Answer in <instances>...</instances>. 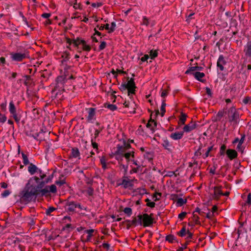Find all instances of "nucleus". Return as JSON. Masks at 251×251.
Segmentation results:
<instances>
[{"mask_svg":"<svg viewBox=\"0 0 251 251\" xmlns=\"http://www.w3.org/2000/svg\"><path fill=\"white\" fill-rule=\"evenodd\" d=\"M40 177L33 176L29 178L24 189L21 193V199L22 201L28 203L35 200L38 196L46 195L49 193H55L57 191L56 186L54 184L47 186L44 188L45 184L49 180H44L46 175L42 174L39 170Z\"/></svg>","mask_w":251,"mask_h":251,"instance_id":"f257e3e1","label":"nucleus"},{"mask_svg":"<svg viewBox=\"0 0 251 251\" xmlns=\"http://www.w3.org/2000/svg\"><path fill=\"white\" fill-rule=\"evenodd\" d=\"M133 140H129L126 142L124 140L122 145L118 144L115 148L114 154L121 157H134V151L131 148L129 143H133Z\"/></svg>","mask_w":251,"mask_h":251,"instance_id":"f03ea898","label":"nucleus"},{"mask_svg":"<svg viewBox=\"0 0 251 251\" xmlns=\"http://www.w3.org/2000/svg\"><path fill=\"white\" fill-rule=\"evenodd\" d=\"M18 50L10 52V58L12 62H21L30 58L29 51L27 49L24 48L21 51Z\"/></svg>","mask_w":251,"mask_h":251,"instance_id":"7ed1b4c3","label":"nucleus"},{"mask_svg":"<svg viewBox=\"0 0 251 251\" xmlns=\"http://www.w3.org/2000/svg\"><path fill=\"white\" fill-rule=\"evenodd\" d=\"M73 45L75 47L80 50L78 52H81L82 51L89 52L91 50V47L87 44V42L81 37H77L75 39H74L73 41Z\"/></svg>","mask_w":251,"mask_h":251,"instance_id":"20e7f679","label":"nucleus"},{"mask_svg":"<svg viewBox=\"0 0 251 251\" xmlns=\"http://www.w3.org/2000/svg\"><path fill=\"white\" fill-rule=\"evenodd\" d=\"M136 86L134 82V79L131 78L127 81V83H122L119 89L121 91H123L127 89L128 96L131 98V97L135 94Z\"/></svg>","mask_w":251,"mask_h":251,"instance_id":"39448f33","label":"nucleus"},{"mask_svg":"<svg viewBox=\"0 0 251 251\" xmlns=\"http://www.w3.org/2000/svg\"><path fill=\"white\" fill-rule=\"evenodd\" d=\"M152 214L149 215L145 213L143 215H138L137 218L139 219V225H143L144 227H147L151 226L153 223V218Z\"/></svg>","mask_w":251,"mask_h":251,"instance_id":"423d86ee","label":"nucleus"},{"mask_svg":"<svg viewBox=\"0 0 251 251\" xmlns=\"http://www.w3.org/2000/svg\"><path fill=\"white\" fill-rule=\"evenodd\" d=\"M227 115L228 121L231 123L237 124L240 118L239 113L234 106H232L228 109Z\"/></svg>","mask_w":251,"mask_h":251,"instance_id":"0eeeda50","label":"nucleus"},{"mask_svg":"<svg viewBox=\"0 0 251 251\" xmlns=\"http://www.w3.org/2000/svg\"><path fill=\"white\" fill-rule=\"evenodd\" d=\"M9 111L11 115V117H13L17 123H19L21 120L22 116L20 113V111L16 109L13 100H11L9 102Z\"/></svg>","mask_w":251,"mask_h":251,"instance_id":"6e6552de","label":"nucleus"},{"mask_svg":"<svg viewBox=\"0 0 251 251\" xmlns=\"http://www.w3.org/2000/svg\"><path fill=\"white\" fill-rule=\"evenodd\" d=\"M214 150L213 146H210L208 147L206 149L204 150L201 148H200L198 151H197L195 152V156H200L201 155L202 153L204 154L205 157H208L209 155L210 156L212 155L211 154H210V152Z\"/></svg>","mask_w":251,"mask_h":251,"instance_id":"1a4fd4ad","label":"nucleus"},{"mask_svg":"<svg viewBox=\"0 0 251 251\" xmlns=\"http://www.w3.org/2000/svg\"><path fill=\"white\" fill-rule=\"evenodd\" d=\"M189 165H188V168L193 170V173L191 174L190 177H193L197 173L198 171L199 170L200 168V164H199L198 162L197 161H196L195 160H192L191 162H189Z\"/></svg>","mask_w":251,"mask_h":251,"instance_id":"9d476101","label":"nucleus"},{"mask_svg":"<svg viewBox=\"0 0 251 251\" xmlns=\"http://www.w3.org/2000/svg\"><path fill=\"white\" fill-rule=\"evenodd\" d=\"M86 110L87 111L88 116L86 118L87 121L89 123H93L94 120H96V110L95 108L90 107L86 108Z\"/></svg>","mask_w":251,"mask_h":251,"instance_id":"9b49d317","label":"nucleus"},{"mask_svg":"<svg viewBox=\"0 0 251 251\" xmlns=\"http://www.w3.org/2000/svg\"><path fill=\"white\" fill-rule=\"evenodd\" d=\"M77 202L74 201H68L65 205V209L68 212H76Z\"/></svg>","mask_w":251,"mask_h":251,"instance_id":"f8f14e48","label":"nucleus"},{"mask_svg":"<svg viewBox=\"0 0 251 251\" xmlns=\"http://www.w3.org/2000/svg\"><path fill=\"white\" fill-rule=\"evenodd\" d=\"M226 61L223 54H220L217 60V67L221 71L224 70V66L226 65Z\"/></svg>","mask_w":251,"mask_h":251,"instance_id":"ddd939ff","label":"nucleus"},{"mask_svg":"<svg viewBox=\"0 0 251 251\" xmlns=\"http://www.w3.org/2000/svg\"><path fill=\"white\" fill-rule=\"evenodd\" d=\"M64 91L63 84L62 83H56L53 89L52 90V93L57 96L58 95H61Z\"/></svg>","mask_w":251,"mask_h":251,"instance_id":"4468645a","label":"nucleus"},{"mask_svg":"<svg viewBox=\"0 0 251 251\" xmlns=\"http://www.w3.org/2000/svg\"><path fill=\"white\" fill-rule=\"evenodd\" d=\"M133 180L129 179L127 177H125L123 180L122 183H119V185H122L125 188H131L133 186Z\"/></svg>","mask_w":251,"mask_h":251,"instance_id":"2eb2a0df","label":"nucleus"},{"mask_svg":"<svg viewBox=\"0 0 251 251\" xmlns=\"http://www.w3.org/2000/svg\"><path fill=\"white\" fill-rule=\"evenodd\" d=\"M223 192L222 191V186H215L214 187V194L213 198L214 200H218L222 196Z\"/></svg>","mask_w":251,"mask_h":251,"instance_id":"dca6fc26","label":"nucleus"},{"mask_svg":"<svg viewBox=\"0 0 251 251\" xmlns=\"http://www.w3.org/2000/svg\"><path fill=\"white\" fill-rule=\"evenodd\" d=\"M244 52L246 57L251 59V40H249L244 46Z\"/></svg>","mask_w":251,"mask_h":251,"instance_id":"f3484780","label":"nucleus"},{"mask_svg":"<svg viewBox=\"0 0 251 251\" xmlns=\"http://www.w3.org/2000/svg\"><path fill=\"white\" fill-rule=\"evenodd\" d=\"M146 126L150 129L152 133L154 132L157 126L156 121L151 118L146 125Z\"/></svg>","mask_w":251,"mask_h":251,"instance_id":"a211bd4d","label":"nucleus"},{"mask_svg":"<svg viewBox=\"0 0 251 251\" xmlns=\"http://www.w3.org/2000/svg\"><path fill=\"white\" fill-rule=\"evenodd\" d=\"M240 66L241 68L239 69L238 73L239 74L242 73V79L244 80V82L245 83L249 75V73L246 71H243L244 68L246 67V64L245 63L241 64Z\"/></svg>","mask_w":251,"mask_h":251,"instance_id":"6ab92c4d","label":"nucleus"},{"mask_svg":"<svg viewBox=\"0 0 251 251\" xmlns=\"http://www.w3.org/2000/svg\"><path fill=\"white\" fill-rule=\"evenodd\" d=\"M71 57L70 53L67 51H65L62 52L61 54V63L62 65H67L68 61L70 60Z\"/></svg>","mask_w":251,"mask_h":251,"instance_id":"aec40b11","label":"nucleus"},{"mask_svg":"<svg viewBox=\"0 0 251 251\" xmlns=\"http://www.w3.org/2000/svg\"><path fill=\"white\" fill-rule=\"evenodd\" d=\"M197 124L196 123H193L191 122L190 124L185 125L183 128V133L185 132H190L193 130L195 129L196 128Z\"/></svg>","mask_w":251,"mask_h":251,"instance_id":"412c9836","label":"nucleus"},{"mask_svg":"<svg viewBox=\"0 0 251 251\" xmlns=\"http://www.w3.org/2000/svg\"><path fill=\"white\" fill-rule=\"evenodd\" d=\"M142 25L148 26L150 25L151 26H153L155 25V22L154 20H150L146 16H143L142 18Z\"/></svg>","mask_w":251,"mask_h":251,"instance_id":"4be33fe9","label":"nucleus"},{"mask_svg":"<svg viewBox=\"0 0 251 251\" xmlns=\"http://www.w3.org/2000/svg\"><path fill=\"white\" fill-rule=\"evenodd\" d=\"M183 132H176L171 134L170 137L174 140H178L181 139L183 136Z\"/></svg>","mask_w":251,"mask_h":251,"instance_id":"5701e85b","label":"nucleus"},{"mask_svg":"<svg viewBox=\"0 0 251 251\" xmlns=\"http://www.w3.org/2000/svg\"><path fill=\"white\" fill-rule=\"evenodd\" d=\"M192 75L195 77V78L199 80V81L203 82L204 81V80L202 79V78L205 76V74L203 73L200 72H196L194 73H192Z\"/></svg>","mask_w":251,"mask_h":251,"instance_id":"b1692460","label":"nucleus"},{"mask_svg":"<svg viewBox=\"0 0 251 251\" xmlns=\"http://www.w3.org/2000/svg\"><path fill=\"white\" fill-rule=\"evenodd\" d=\"M245 135L244 134L241 136V140L240 142V143L237 144L236 149L238 151L241 152L242 153H243L244 150L245 149V147L242 145L244 141L245 140Z\"/></svg>","mask_w":251,"mask_h":251,"instance_id":"393cba45","label":"nucleus"},{"mask_svg":"<svg viewBox=\"0 0 251 251\" xmlns=\"http://www.w3.org/2000/svg\"><path fill=\"white\" fill-rule=\"evenodd\" d=\"M245 135L244 134L241 136V140L240 142V143L237 144L236 149L238 151L241 152L242 153H243L244 150L245 149V147L242 145L244 141L245 140Z\"/></svg>","mask_w":251,"mask_h":251,"instance_id":"a878e982","label":"nucleus"},{"mask_svg":"<svg viewBox=\"0 0 251 251\" xmlns=\"http://www.w3.org/2000/svg\"><path fill=\"white\" fill-rule=\"evenodd\" d=\"M83 193L85 194V195L87 197L88 196H93L94 193V189L91 187L88 186L86 187L83 191Z\"/></svg>","mask_w":251,"mask_h":251,"instance_id":"bb28decb","label":"nucleus"},{"mask_svg":"<svg viewBox=\"0 0 251 251\" xmlns=\"http://www.w3.org/2000/svg\"><path fill=\"white\" fill-rule=\"evenodd\" d=\"M44 133V132L42 130L39 132H37V133H35L33 134L32 135V137L35 139H36V140L41 142V141H43L44 140V138L43 137Z\"/></svg>","mask_w":251,"mask_h":251,"instance_id":"cd10ccee","label":"nucleus"},{"mask_svg":"<svg viewBox=\"0 0 251 251\" xmlns=\"http://www.w3.org/2000/svg\"><path fill=\"white\" fill-rule=\"evenodd\" d=\"M71 5H73L75 10H81L83 8L82 5L80 3H77V0H74L73 1L69 2Z\"/></svg>","mask_w":251,"mask_h":251,"instance_id":"c85d7f7f","label":"nucleus"},{"mask_svg":"<svg viewBox=\"0 0 251 251\" xmlns=\"http://www.w3.org/2000/svg\"><path fill=\"white\" fill-rule=\"evenodd\" d=\"M124 106L126 108L131 107L133 108L132 110H130L129 112L130 113H135V106H136L135 103L134 102H129V101H125L124 103Z\"/></svg>","mask_w":251,"mask_h":251,"instance_id":"c756f323","label":"nucleus"},{"mask_svg":"<svg viewBox=\"0 0 251 251\" xmlns=\"http://www.w3.org/2000/svg\"><path fill=\"white\" fill-rule=\"evenodd\" d=\"M187 116L186 114L183 112H181L180 114V116L179 118L178 124L180 125H183L185 124V122L186 121Z\"/></svg>","mask_w":251,"mask_h":251,"instance_id":"7c9ffc66","label":"nucleus"},{"mask_svg":"<svg viewBox=\"0 0 251 251\" xmlns=\"http://www.w3.org/2000/svg\"><path fill=\"white\" fill-rule=\"evenodd\" d=\"M108 158H100V163L103 169H107L109 167V162L108 161Z\"/></svg>","mask_w":251,"mask_h":251,"instance_id":"2f4dec72","label":"nucleus"},{"mask_svg":"<svg viewBox=\"0 0 251 251\" xmlns=\"http://www.w3.org/2000/svg\"><path fill=\"white\" fill-rule=\"evenodd\" d=\"M227 157H237V152L235 150L228 149L226 151Z\"/></svg>","mask_w":251,"mask_h":251,"instance_id":"473e14b6","label":"nucleus"},{"mask_svg":"<svg viewBox=\"0 0 251 251\" xmlns=\"http://www.w3.org/2000/svg\"><path fill=\"white\" fill-rule=\"evenodd\" d=\"M26 221L30 227H33L35 225V219L33 217H28L26 219Z\"/></svg>","mask_w":251,"mask_h":251,"instance_id":"72a5a7b5","label":"nucleus"},{"mask_svg":"<svg viewBox=\"0 0 251 251\" xmlns=\"http://www.w3.org/2000/svg\"><path fill=\"white\" fill-rule=\"evenodd\" d=\"M127 226H136L139 225V219L137 217L134 218L132 220H128L127 221Z\"/></svg>","mask_w":251,"mask_h":251,"instance_id":"f704fd0d","label":"nucleus"},{"mask_svg":"<svg viewBox=\"0 0 251 251\" xmlns=\"http://www.w3.org/2000/svg\"><path fill=\"white\" fill-rule=\"evenodd\" d=\"M37 167L32 163L28 167V171L31 175L34 174L37 172Z\"/></svg>","mask_w":251,"mask_h":251,"instance_id":"c9c22d12","label":"nucleus"},{"mask_svg":"<svg viewBox=\"0 0 251 251\" xmlns=\"http://www.w3.org/2000/svg\"><path fill=\"white\" fill-rule=\"evenodd\" d=\"M230 26L229 28L231 29L232 28L237 29L238 22L237 20L233 18H231L230 21Z\"/></svg>","mask_w":251,"mask_h":251,"instance_id":"e433bc0d","label":"nucleus"},{"mask_svg":"<svg viewBox=\"0 0 251 251\" xmlns=\"http://www.w3.org/2000/svg\"><path fill=\"white\" fill-rule=\"evenodd\" d=\"M105 108H107L112 111H114L117 109V106L115 104L105 103L104 104Z\"/></svg>","mask_w":251,"mask_h":251,"instance_id":"4c0bfd02","label":"nucleus"},{"mask_svg":"<svg viewBox=\"0 0 251 251\" xmlns=\"http://www.w3.org/2000/svg\"><path fill=\"white\" fill-rule=\"evenodd\" d=\"M187 202L186 199H183L182 198H178L176 201V206L177 207H180L184 205Z\"/></svg>","mask_w":251,"mask_h":251,"instance_id":"58836bf2","label":"nucleus"},{"mask_svg":"<svg viewBox=\"0 0 251 251\" xmlns=\"http://www.w3.org/2000/svg\"><path fill=\"white\" fill-rule=\"evenodd\" d=\"M71 153L73 157H78L80 155L78 149L77 148H73L71 150Z\"/></svg>","mask_w":251,"mask_h":251,"instance_id":"ea45409f","label":"nucleus"},{"mask_svg":"<svg viewBox=\"0 0 251 251\" xmlns=\"http://www.w3.org/2000/svg\"><path fill=\"white\" fill-rule=\"evenodd\" d=\"M226 146L223 144L222 145L220 149L219 153L221 156H224L225 155V153H226Z\"/></svg>","mask_w":251,"mask_h":251,"instance_id":"a19ab883","label":"nucleus"},{"mask_svg":"<svg viewBox=\"0 0 251 251\" xmlns=\"http://www.w3.org/2000/svg\"><path fill=\"white\" fill-rule=\"evenodd\" d=\"M150 56L151 57V59H154L155 58H156L158 55V52L156 50H151L149 52Z\"/></svg>","mask_w":251,"mask_h":251,"instance_id":"79ce46f5","label":"nucleus"},{"mask_svg":"<svg viewBox=\"0 0 251 251\" xmlns=\"http://www.w3.org/2000/svg\"><path fill=\"white\" fill-rule=\"evenodd\" d=\"M96 140H93V139L91 140V142L92 147L93 148V150H94L95 151L98 152V150H99L98 144L96 143Z\"/></svg>","mask_w":251,"mask_h":251,"instance_id":"37998d69","label":"nucleus"},{"mask_svg":"<svg viewBox=\"0 0 251 251\" xmlns=\"http://www.w3.org/2000/svg\"><path fill=\"white\" fill-rule=\"evenodd\" d=\"M166 103L165 100H163L160 108L161 113L160 115L162 117L164 116L166 112L165 110Z\"/></svg>","mask_w":251,"mask_h":251,"instance_id":"c03bdc74","label":"nucleus"},{"mask_svg":"<svg viewBox=\"0 0 251 251\" xmlns=\"http://www.w3.org/2000/svg\"><path fill=\"white\" fill-rule=\"evenodd\" d=\"M186 234L187 231L185 226H183L177 233V234L180 237H184L186 235Z\"/></svg>","mask_w":251,"mask_h":251,"instance_id":"a18cd8bd","label":"nucleus"},{"mask_svg":"<svg viewBox=\"0 0 251 251\" xmlns=\"http://www.w3.org/2000/svg\"><path fill=\"white\" fill-rule=\"evenodd\" d=\"M62 83L64 84L65 83V78L63 76H59L56 79V83Z\"/></svg>","mask_w":251,"mask_h":251,"instance_id":"49530a36","label":"nucleus"},{"mask_svg":"<svg viewBox=\"0 0 251 251\" xmlns=\"http://www.w3.org/2000/svg\"><path fill=\"white\" fill-rule=\"evenodd\" d=\"M243 103L244 104H251V97H249V96H247V97H245L243 99Z\"/></svg>","mask_w":251,"mask_h":251,"instance_id":"de8ad7c7","label":"nucleus"},{"mask_svg":"<svg viewBox=\"0 0 251 251\" xmlns=\"http://www.w3.org/2000/svg\"><path fill=\"white\" fill-rule=\"evenodd\" d=\"M145 201L147 202V205L150 207L153 208L155 207V203L154 202L151 201L149 199H146Z\"/></svg>","mask_w":251,"mask_h":251,"instance_id":"09e8293b","label":"nucleus"},{"mask_svg":"<svg viewBox=\"0 0 251 251\" xmlns=\"http://www.w3.org/2000/svg\"><path fill=\"white\" fill-rule=\"evenodd\" d=\"M196 71L195 66L189 67L185 72V74H191L194 73V71Z\"/></svg>","mask_w":251,"mask_h":251,"instance_id":"8fccbe9b","label":"nucleus"},{"mask_svg":"<svg viewBox=\"0 0 251 251\" xmlns=\"http://www.w3.org/2000/svg\"><path fill=\"white\" fill-rule=\"evenodd\" d=\"M109 28L110 30L109 31V33H111L115 30L116 27V23L114 22H112L111 24V26Z\"/></svg>","mask_w":251,"mask_h":251,"instance_id":"3c124183","label":"nucleus"},{"mask_svg":"<svg viewBox=\"0 0 251 251\" xmlns=\"http://www.w3.org/2000/svg\"><path fill=\"white\" fill-rule=\"evenodd\" d=\"M106 43L105 41H102L100 42V45L99 47V51L102 50H104L106 47Z\"/></svg>","mask_w":251,"mask_h":251,"instance_id":"603ef678","label":"nucleus"},{"mask_svg":"<svg viewBox=\"0 0 251 251\" xmlns=\"http://www.w3.org/2000/svg\"><path fill=\"white\" fill-rule=\"evenodd\" d=\"M124 212L128 216H130L132 214V209L130 207H126L124 210Z\"/></svg>","mask_w":251,"mask_h":251,"instance_id":"864d4df0","label":"nucleus"},{"mask_svg":"<svg viewBox=\"0 0 251 251\" xmlns=\"http://www.w3.org/2000/svg\"><path fill=\"white\" fill-rule=\"evenodd\" d=\"M55 210V208L53 207H50L46 211V214L47 215H50L51 213L53 212Z\"/></svg>","mask_w":251,"mask_h":251,"instance_id":"5fc2aeb1","label":"nucleus"},{"mask_svg":"<svg viewBox=\"0 0 251 251\" xmlns=\"http://www.w3.org/2000/svg\"><path fill=\"white\" fill-rule=\"evenodd\" d=\"M161 197V193H155L153 195V199L154 201H158Z\"/></svg>","mask_w":251,"mask_h":251,"instance_id":"6e6d98bb","label":"nucleus"},{"mask_svg":"<svg viewBox=\"0 0 251 251\" xmlns=\"http://www.w3.org/2000/svg\"><path fill=\"white\" fill-rule=\"evenodd\" d=\"M187 213L186 212H182L178 215V218L180 220L182 221L184 219Z\"/></svg>","mask_w":251,"mask_h":251,"instance_id":"4d7b16f0","label":"nucleus"},{"mask_svg":"<svg viewBox=\"0 0 251 251\" xmlns=\"http://www.w3.org/2000/svg\"><path fill=\"white\" fill-rule=\"evenodd\" d=\"M6 119L7 117L4 115H2L0 112V122L1 123H4L6 122Z\"/></svg>","mask_w":251,"mask_h":251,"instance_id":"13d9d810","label":"nucleus"},{"mask_svg":"<svg viewBox=\"0 0 251 251\" xmlns=\"http://www.w3.org/2000/svg\"><path fill=\"white\" fill-rule=\"evenodd\" d=\"M11 193V192L9 190H5L4 192L1 194V197L2 198H5L8 196Z\"/></svg>","mask_w":251,"mask_h":251,"instance_id":"bf43d9fd","label":"nucleus"},{"mask_svg":"<svg viewBox=\"0 0 251 251\" xmlns=\"http://www.w3.org/2000/svg\"><path fill=\"white\" fill-rule=\"evenodd\" d=\"M206 93L209 97L211 98L212 97V92L211 89L208 87L205 88Z\"/></svg>","mask_w":251,"mask_h":251,"instance_id":"052dcab7","label":"nucleus"},{"mask_svg":"<svg viewBox=\"0 0 251 251\" xmlns=\"http://www.w3.org/2000/svg\"><path fill=\"white\" fill-rule=\"evenodd\" d=\"M166 240L170 243H172L174 240V236L172 235H168L166 237Z\"/></svg>","mask_w":251,"mask_h":251,"instance_id":"680f3d73","label":"nucleus"},{"mask_svg":"<svg viewBox=\"0 0 251 251\" xmlns=\"http://www.w3.org/2000/svg\"><path fill=\"white\" fill-rule=\"evenodd\" d=\"M100 133V131H98V130L95 129V132H94V136L91 137V139L96 140V139L99 136Z\"/></svg>","mask_w":251,"mask_h":251,"instance_id":"e2e57ef3","label":"nucleus"},{"mask_svg":"<svg viewBox=\"0 0 251 251\" xmlns=\"http://www.w3.org/2000/svg\"><path fill=\"white\" fill-rule=\"evenodd\" d=\"M6 105L7 104L6 101L0 104V107L1 110H2L3 111H5L6 110Z\"/></svg>","mask_w":251,"mask_h":251,"instance_id":"0e129e2a","label":"nucleus"},{"mask_svg":"<svg viewBox=\"0 0 251 251\" xmlns=\"http://www.w3.org/2000/svg\"><path fill=\"white\" fill-rule=\"evenodd\" d=\"M86 233L88 234V238H90L92 236V234L94 232L93 229H88L85 231Z\"/></svg>","mask_w":251,"mask_h":251,"instance_id":"69168bd1","label":"nucleus"},{"mask_svg":"<svg viewBox=\"0 0 251 251\" xmlns=\"http://www.w3.org/2000/svg\"><path fill=\"white\" fill-rule=\"evenodd\" d=\"M91 5L93 7H100L102 5V3L101 2H94L92 3Z\"/></svg>","mask_w":251,"mask_h":251,"instance_id":"338daca9","label":"nucleus"},{"mask_svg":"<svg viewBox=\"0 0 251 251\" xmlns=\"http://www.w3.org/2000/svg\"><path fill=\"white\" fill-rule=\"evenodd\" d=\"M56 184L57 185H59L60 186L62 185L63 184H65L66 183L65 180L64 179H59L55 182Z\"/></svg>","mask_w":251,"mask_h":251,"instance_id":"774afa93","label":"nucleus"}]
</instances>
